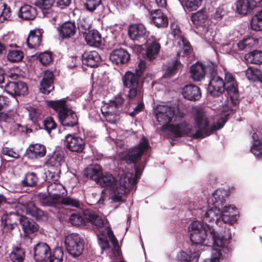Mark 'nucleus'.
Wrapping results in <instances>:
<instances>
[{"label":"nucleus","mask_w":262,"mask_h":262,"mask_svg":"<svg viewBox=\"0 0 262 262\" xmlns=\"http://www.w3.org/2000/svg\"><path fill=\"white\" fill-rule=\"evenodd\" d=\"M188 232L191 246L195 248L209 246L211 238L213 244L210 257L205 259L203 262H221L227 259L231 252L230 244L231 239L230 232L226 235L217 232L214 228L209 225H203L199 221H194L189 225Z\"/></svg>","instance_id":"f257e3e1"},{"label":"nucleus","mask_w":262,"mask_h":262,"mask_svg":"<svg viewBox=\"0 0 262 262\" xmlns=\"http://www.w3.org/2000/svg\"><path fill=\"white\" fill-rule=\"evenodd\" d=\"M195 130L189 124L181 122V137L186 135L193 138H203L212 134L214 131L221 129L227 120L226 116L212 122L208 116L207 111L202 107L195 110L194 117Z\"/></svg>","instance_id":"f03ea898"},{"label":"nucleus","mask_w":262,"mask_h":262,"mask_svg":"<svg viewBox=\"0 0 262 262\" xmlns=\"http://www.w3.org/2000/svg\"><path fill=\"white\" fill-rule=\"evenodd\" d=\"M133 175L130 173L122 174L119 180L112 174H102L98 184L106 187L110 190L111 198L113 202H123V196L129 191V188L134 183Z\"/></svg>","instance_id":"7ed1b4c3"},{"label":"nucleus","mask_w":262,"mask_h":262,"mask_svg":"<svg viewBox=\"0 0 262 262\" xmlns=\"http://www.w3.org/2000/svg\"><path fill=\"white\" fill-rule=\"evenodd\" d=\"M83 217L84 218L78 214H72L70 216L69 220L71 224L76 226L85 225L84 219L98 228H101L107 224V221L104 217L98 215L93 210H84L83 212ZM105 230L108 238L114 247V254L118 256V260H120V262H125L123 260L121 259V257L120 255L118 241L114 235L111 227L106 226Z\"/></svg>","instance_id":"20e7f679"},{"label":"nucleus","mask_w":262,"mask_h":262,"mask_svg":"<svg viewBox=\"0 0 262 262\" xmlns=\"http://www.w3.org/2000/svg\"><path fill=\"white\" fill-rule=\"evenodd\" d=\"M157 121L162 125L164 129L169 123H172L168 126V130L175 137L180 136V116L176 114L174 109L167 105H158L155 111Z\"/></svg>","instance_id":"39448f33"},{"label":"nucleus","mask_w":262,"mask_h":262,"mask_svg":"<svg viewBox=\"0 0 262 262\" xmlns=\"http://www.w3.org/2000/svg\"><path fill=\"white\" fill-rule=\"evenodd\" d=\"M47 191L48 196L43 193H39L37 195L38 201L44 206L57 207L60 200L67 195V190L59 182L49 184Z\"/></svg>","instance_id":"423d86ee"},{"label":"nucleus","mask_w":262,"mask_h":262,"mask_svg":"<svg viewBox=\"0 0 262 262\" xmlns=\"http://www.w3.org/2000/svg\"><path fill=\"white\" fill-rule=\"evenodd\" d=\"M204 204H206V203L200 200L197 202H191L190 209L200 210L201 218L205 223V225H207V223L218 224L220 222L222 221L221 208L213 206L206 210L207 206Z\"/></svg>","instance_id":"0eeeda50"},{"label":"nucleus","mask_w":262,"mask_h":262,"mask_svg":"<svg viewBox=\"0 0 262 262\" xmlns=\"http://www.w3.org/2000/svg\"><path fill=\"white\" fill-rule=\"evenodd\" d=\"M207 70L209 78L207 88L208 93L213 97L221 96L225 90V84L223 78L216 74V66L210 63L207 67Z\"/></svg>","instance_id":"6e6552de"},{"label":"nucleus","mask_w":262,"mask_h":262,"mask_svg":"<svg viewBox=\"0 0 262 262\" xmlns=\"http://www.w3.org/2000/svg\"><path fill=\"white\" fill-rule=\"evenodd\" d=\"M140 77L135 73L126 72L122 78L124 85L129 89L127 97L133 99L136 96L142 98L143 95L142 83L140 82Z\"/></svg>","instance_id":"1a4fd4ad"},{"label":"nucleus","mask_w":262,"mask_h":262,"mask_svg":"<svg viewBox=\"0 0 262 262\" xmlns=\"http://www.w3.org/2000/svg\"><path fill=\"white\" fill-rule=\"evenodd\" d=\"M149 148L148 141L145 138L143 137L137 146L121 153L120 158L127 164L135 163L140 159L142 155L146 153Z\"/></svg>","instance_id":"9d476101"},{"label":"nucleus","mask_w":262,"mask_h":262,"mask_svg":"<svg viewBox=\"0 0 262 262\" xmlns=\"http://www.w3.org/2000/svg\"><path fill=\"white\" fill-rule=\"evenodd\" d=\"M65 246L68 252L74 257L80 256L84 249V240L76 233H72L66 237Z\"/></svg>","instance_id":"9b49d317"},{"label":"nucleus","mask_w":262,"mask_h":262,"mask_svg":"<svg viewBox=\"0 0 262 262\" xmlns=\"http://www.w3.org/2000/svg\"><path fill=\"white\" fill-rule=\"evenodd\" d=\"M225 88L226 90L232 103L236 105L239 102V93L237 83L234 75L228 72H225Z\"/></svg>","instance_id":"f8f14e48"},{"label":"nucleus","mask_w":262,"mask_h":262,"mask_svg":"<svg viewBox=\"0 0 262 262\" xmlns=\"http://www.w3.org/2000/svg\"><path fill=\"white\" fill-rule=\"evenodd\" d=\"M230 191L227 189L218 188L214 190L207 199V203L221 208L226 204Z\"/></svg>","instance_id":"ddd939ff"},{"label":"nucleus","mask_w":262,"mask_h":262,"mask_svg":"<svg viewBox=\"0 0 262 262\" xmlns=\"http://www.w3.org/2000/svg\"><path fill=\"white\" fill-rule=\"evenodd\" d=\"M222 212V221L225 224L233 225L239 218V212L233 205L225 204L223 207Z\"/></svg>","instance_id":"4468645a"},{"label":"nucleus","mask_w":262,"mask_h":262,"mask_svg":"<svg viewBox=\"0 0 262 262\" xmlns=\"http://www.w3.org/2000/svg\"><path fill=\"white\" fill-rule=\"evenodd\" d=\"M18 221L19 216L15 213H11L9 215L2 217V226L4 231L6 232L9 236H13V231L17 229Z\"/></svg>","instance_id":"2eb2a0df"},{"label":"nucleus","mask_w":262,"mask_h":262,"mask_svg":"<svg viewBox=\"0 0 262 262\" xmlns=\"http://www.w3.org/2000/svg\"><path fill=\"white\" fill-rule=\"evenodd\" d=\"M64 145L71 151L81 152L85 147V141L79 137L68 134L66 136Z\"/></svg>","instance_id":"dca6fc26"},{"label":"nucleus","mask_w":262,"mask_h":262,"mask_svg":"<svg viewBox=\"0 0 262 262\" xmlns=\"http://www.w3.org/2000/svg\"><path fill=\"white\" fill-rule=\"evenodd\" d=\"M59 121L63 126L73 127L78 123V117L71 109L61 112L58 116Z\"/></svg>","instance_id":"f3484780"},{"label":"nucleus","mask_w":262,"mask_h":262,"mask_svg":"<svg viewBox=\"0 0 262 262\" xmlns=\"http://www.w3.org/2000/svg\"><path fill=\"white\" fill-rule=\"evenodd\" d=\"M181 95L185 99L190 101H196L202 96L200 88L192 84H186L181 89Z\"/></svg>","instance_id":"a211bd4d"},{"label":"nucleus","mask_w":262,"mask_h":262,"mask_svg":"<svg viewBox=\"0 0 262 262\" xmlns=\"http://www.w3.org/2000/svg\"><path fill=\"white\" fill-rule=\"evenodd\" d=\"M28 91L26 84L22 81H11L5 85V91L12 96L25 95Z\"/></svg>","instance_id":"6ab92c4d"},{"label":"nucleus","mask_w":262,"mask_h":262,"mask_svg":"<svg viewBox=\"0 0 262 262\" xmlns=\"http://www.w3.org/2000/svg\"><path fill=\"white\" fill-rule=\"evenodd\" d=\"M213 63L212 62H207L206 64H203L198 61L192 65L190 68V77L195 81H199L203 79L205 74H208V71L207 70V67L210 64Z\"/></svg>","instance_id":"aec40b11"},{"label":"nucleus","mask_w":262,"mask_h":262,"mask_svg":"<svg viewBox=\"0 0 262 262\" xmlns=\"http://www.w3.org/2000/svg\"><path fill=\"white\" fill-rule=\"evenodd\" d=\"M24 208L23 211L34 217L37 221H45L47 219L46 214L37 207L33 202L20 205Z\"/></svg>","instance_id":"412c9836"},{"label":"nucleus","mask_w":262,"mask_h":262,"mask_svg":"<svg viewBox=\"0 0 262 262\" xmlns=\"http://www.w3.org/2000/svg\"><path fill=\"white\" fill-rule=\"evenodd\" d=\"M55 0H38L36 2V5L42 10L44 16L47 17L50 20L51 19L55 21L57 17L56 12L53 11L52 7Z\"/></svg>","instance_id":"4be33fe9"},{"label":"nucleus","mask_w":262,"mask_h":262,"mask_svg":"<svg viewBox=\"0 0 262 262\" xmlns=\"http://www.w3.org/2000/svg\"><path fill=\"white\" fill-rule=\"evenodd\" d=\"M50 253V248L45 243H39L34 248V257L37 262L45 261L48 258Z\"/></svg>","instance_id":"5701e85b"},{"label":"nucleus","mask_w":262,"mask_h":262,"mask_svg":"<svg viewBox=\"0 0 262 262\" xmlns=\"http://www.w3.org/2000/svg\"><path fill=\"white\" fill-rule=\"evenodd\" d=\"M54 75L52 72L46 71L43 73L42 80L40 83V91L42 94L48 95L54 89L53 85Z\"/></svg>","instance_id":"b1692460"},{"label":"nucleus","mask_w":262,"mask_h":262,"mask_svg":"<svg viewBox=\"0 0 262 262\" xmlns=\"http://www.w3.org/2000/svg\"><path fill=\"white\" fill-rule=\"evenodd\" d=\"M129 58V54L126 50L122 48L113 51L110 56L111 61L116 64L127 63Z\"/></svg>","instance_id":"393cba45"},{"label":"nucleus","mask_w":262,"mask_h":262,"mask_svg":"<svg viewBox=\"0 0 262 262\" xmlns=\"http://www.w3.org/2000/svg\"><path fill=\"white\" fill-rule=\"evenodd\" d=\"M59 36L62 39L72 37L76 32L75 24L72 21H66L57 29Z\"/></svg>","instance_id":"a878e982"},{"label":"nucleus","mask_w":262,"mask_h":262,"mask_svg":"<svg viewBox=\"0 0 262 262\" xmlns=\"http://www.w3.org/2000/svg\"><path fill=\"white\" fill-rule=\"evenodd\" d=\"M46 153V147L40 144L30 145L26 151V155L30 159L43 157Z\"/></svg>","instance_id":"bb28decb"},{"label":"nucleus","mask_w":262,"mask_h":262,"mask_svg":"<svg viewBox=\"0 0 262 262\" xmlns=\"http://www.w3.org/2000/svg\"><path fill=\"white\" fill-rule=\"evenodd\" d=\"M146 33V29L142 24H136L132 25L128 29V35L132 40H139L145 36Z\"/></svg>","instance_id":"cd10ccee"},{"label":"nucleus","mask_w":262,"mask_h":262,"mask_svg":"<svg viewBox=\"0 0 262 262\" xmlns=\"http://www.w3.org/2000/svg\"><path fill=\"white\" fill-rule=\"evenodd\" d=\"M101 57L97 52L95 51L85 52L82 55V62L91 67L97 66Z\"/></svg>","instance_id":"c85d7f7f"},{"label":"nucleus","mask_w":262,"mask_h":262,"mask_svg":"<svg viewBox=\"0 0 262 262\" xmlns=\"http://www.w3.org/2000/svg\"><path fill=\"white\" fill-rule=\"evenodd\" d=\"M36 15L35 8L27 4L22 6L18 12V16L25 20H33Z\"/></svg>","instance_id":"c756f323"},{"label":"nucleus","mask_w":262,"mask_h":262,"mask_svg":"<svg viewBox=\"0 0 262 262\" xmlns=\"http://www.w3.org/2000/svg\"><path fill=\"white\" fill-rule=\"evenodd\" d=\"M152 21L158 28L165 27L168 25V19L159 9H156L151 12Z\"/></svg>","instance_id":"7c9ffc66"},{"label":"nucleus","mask_w":262,"mask_h":262,"mask_svg":"<svg viewBox=\"0 0 262 262\" xmlns=\"http://www.w3.org/2000/svg\"><path fill=\"white\" fill-rule=\"evenodd\" d=\"M41 41V34L40 30H34L30 31L26 43L29 48L36 49L40 46Z\"/></svg>","instance_id":"2f4dec72"},{"label":"nucleus","mask_w":262,"mask_h":262,"mask_svg":"<svg viewBox=\"0 0 262 262\" xmlns=\"http://www.w3.org/2000/svg\"><path fill=\"white\" fill-rule=\"evenodd\" d=\"M102 174L101 168L98 165L90 166L84 170V175L86 177L95 181L97 184H98Z\"/></svg>","instance_id":"473e14b6"},{"label":"nucleus","mask_w":262,"mask_h":262,"mask_svg":"<svg viewBox=\"0 0 262 262\" xmlns=\"http://www.w3.org/2000/svg\"><path fill=\"white\" fill-rule=\"evenodd\" d=\"M258 43L257 39L249 36L243 38L236 46L239 51H247L256 46Z\"/></svg>","instance_id":"72a5a7b5"},{"label":"nucleus","mask_w":262,"mask_h":262,"mask_svg":"<svg viewBox=\"0 0 262 262\" xmlns=\"http://www.w3.org/2000/svg\"><path fill=\"white\" fill-rule=\"evenodd\" d=\"M85 40L90 46H99L101 41L100 33L96 30H90L84 34Z\"/></svg>","instance_id":"f704fd0d"},{"label":"nucleus","mask_w":262,"mask_h":262,"mask_svg":"<svg viewBox=\"0 0 262 262\" xmlns=\"http://www.w3.org/2000/svg\"><path fill=\"white\" fill-rule=\"evenodd\" d=\"M252 144L251 152L257 159L262 158V142L259 140L256 133H254L252 135Z\"/></svg>","instance_id":"c9c22d12"},{"label":"nucleus","mask_w":262,"mask_h":262,"mask_svg":"<svg viewBox=\"0 0 262 262\" xmlns=\"http://www.w3.org/2000/svg\"><path fill=\"white\" fill-rule=\"evenodd\" d=\"M19 221L24 232L27 233H34L38 230V225L25 216H19Z\"/></svg>","instance_id":"e433bc0d"},{"label":"nucleus","mask_w":262,"mask_h":262,"mask_svg":"<svg viewBox=\"0 0 262 262\" xmlns=\"http://www.w3.org/2000/svg\"><path fill=\"white\" fill-rule=\"evenodd\" d=\"M179 62L176 60H173L165 64L163 68V78H169L173 76L177 72Z\"/></svg>","instance_id":"4c0bfd02"},{"label":"nucleus","mask_w":262,"mask_h":262,"mask_svg":"<svg viewBox=\"0 0 262 262\" xmlns=\"http://www.w3.org/2000/svg\"><path fill=\"white\" fill-rule=\"evenodd\" d=\"M236 8L237 12L243 15L250 13L254 8L248 0H238L236 3Z\"/></svg>","instance_id":"58836bf2"},{"label":"nucleus","mask_w":262,"mask_h":262,"mask_svg":"<svg viewBox=\"0 0 262 262\" xmlns=\"http://www.w3.org/2000/svg\"><path fill=\"white\" fill-rule=\"evenodd\" d=\"M245 60L247 62L259 64L262 63V51L254 50L248 53L245 55Z\"/></svg>","instance_id":"ea45409f"},{"label":"nucleus","mask_w":262,"mask_h":262,"mask_svg":"<svg viewBox=\"0 0 262 262\" xmlns=\"http://www.w3.org/2000/svg\"><path fill=\"white\" fill-rule=\"evenodd\" d=\"M160 45L156 41H152L147 44L146 47V54L149 60H152L156 58L160 50Z\"/></svg>","instance_id":"a19ab883"},{"label":"nucleus","mask_w":262,"mask_h":262,"mask_svg":"<svg viewBox=\"0 0 262 262\" xmlns=\"http://www.w3.org/2000/svg\"><path fill=\"white\" fill-rule=\"evenodd\" d=\"M47 105L58 112V116L61 112L68 109L66 105V100L64 99L58 100L47 101Z\"/></svg>","instance_id":"79ce46f5"},{"label":"nucleus","mask_w":262,"mask_h":262,"mask_svg":"<svg viewBox=\"0 0 262 262\" xmlns=\"http://www.w3.org/2000/svg\"><path fill=\"white\" fill-rule=\"evenodd\" d=\"M25 257V252L24 249L18 246L14 247L10 254V259L13 262H23Z\"/></svg>","instance_id":"37998d69"},{"label":"nucleus","mask_w":262,"mask_h":262,"mask_svg":"<svg viewBox=\"0 0 262 262\" xmlns=\"http://www.w3.org/2000/svg\"><path fill=\"white\" fill-rule=\"evenodd\" d=\"M30 120L35 123L41 119L43 114L41 110L36 107L29 106L27 108Z\"/></svg>","instance_id":"c03bdc74"},{"label":"nucleus","mask_w":262,"mask_h":262,"mask_svg":"<svg viewBox=\"0 0 262 262\" xmlns=\"http://www.w3.org/2000/svg\"><path fill=\"white\" fill-rule=\"evenodd\" d=\"M250 25L251 29L254 31L262 30V9L258 11L252 17Z\"/></svg>","instance_id":"a18cd8bd"},{"label":"nucleus","mask_w":262,"mask_h":262,"mask_svg":"<svg viewBox=\"0 0 262 262\" xmlns=\"http://www.w3.org/2000/svg\"><path fill=\"white\" fill-rule=\"evenodd\" d=\"M24 55L22 51L17 49H11L8 51L7 59L11 62H17L22 60Z\"/></svg>","instance_id":"49530a36"},{"label":"nucleus","mask_w":262,"mask_h":262,"mask_svg":"<svg viewBox=\"0 0 262 262\" xmlns=\"http://www.w3.org/2000/svg\"><path fill=\"white\" fill-rule=\"evenodd\" d=\"M38 180V178L35 173L28 172L21 183L24 186L33 187L37 184Z\"/></svg>","instance_id":"de8ad7c7"},{"label":"nucleus","mask_w":262,"mask_h":262,"mask_svg":"<svg viewBox=\"0 0 262 262\" xmlns=\"http://www.w3.org/2000/svg\"><path fill=\"white\" fill-rule=\"evenodd\" d=\"M246 77L253 81H261V72L260 70L249 68L245 71Z\"/></svg>","instance_id":"09e8293b"},{"label":"nucleus","mask_w":262,"mask_h":262,"mask_svg":"<svg viewBox=\"0 0 262 262\" xmlns=\"http://www.w3.org/2000/svg\"><path fill=\"white\" fill-rule=\"evenodd\" d=\"M181 42L183 45V55L182 56H188L189 60L190 61L193 58L192 48L189 41H188L184 37L181 36Z\"/></svg>","instance_id":"8fccbe9b"},{"label":"nucleus","mask_w":262,"mask_h":262,"mask_svg":"<svg viewBox=\"0 0 262 262\" xmlns=\"http://www.w3.org/2000/svg\"><path fill=\"white\" fill-rule=\"evenodd\" d=\"M49 262H63V251L62 248L57 247L53 250L52 254L50 253Z\"/></svg>","instance_id":"3c124183"},{"label":"nucleus","mask_w":262,"mask_h":262,"mask_svg":"<svg viewBox=\"0 0 262 262\" xmlns=\"http://www.w3.org/2000/svg\"><path fill=\"white\" fill-rule=\"evenodd\" d=\"M199 254L198 252L189 251L181 252V261L184 262H198L199 260Z\"/></svg>","instance_id":"603ef678"},{"label":"nucleus","mask_w":262,"mask_h":262,"mask_svg":"<svg viewBox=\"0 0 262 262\" xmlns=\"http://www.w3.org/2000/svg\"><path fill=\"white\" fill-rule=\"evenodd\" d=\"M207 14L205 11L200 10L192 14L191 19L194 25H202L207 18Z\"/></svg>","instance_id":"864d4df0"},{"label":"nucleus","mask_w":262,"mask_h":262,"mask_svg":"<svg viewBox=\"0 0 262 262\" xmlns=\"http://www.w3.org/2000/svg\"><path fill=\"white\" fill-rule=\"evenodd\" d=\"M203 0H186L184 4L181 3L184 9L189 11L196 10L202 4Z\"/></svg>","instance_id":"5fc2aeb1"},{"label":"nucleus","mask_w":262,"mask_h":262,"mask_svg":"<svg viewBox=\"0 0 262 262\" xmlns=\"http://www.w3.org/2000/svg\"><path fill=\"white\" fill-rule=\"evenodd\" d=\"M62 205L78 208L80 207V203L78 200L73 198L63 196L59 202L58 206Z\"/></svg>","instance_id":"6e6d98bb"},{"label":"nucleus","mask_w":262,"mask_h":262,"mask_svg":"<svg viewBox=\"0 0 262 262\" xmlns=\"http://www.w3.org/2000/svg\"><path fill=\"white\" fill-rule=\"evenodd\" d=\"M4 7L3 11L0 12V23L11 19L12 13L10 8L8 7L6 4L4 5Z\"/></svg>","instance_id":"4d7b16f0"},{"label":"nucleus","mask_w":262,"mask_h":262,"mask_svg":"<svg viewBox=\"0 0 262 262\" xmlns=\"http://www.w3.org/2000/svg\"><path fill=\"white\" fill-rule=\"evenodd\" d=\"M50 162L54 164L55 166L61 165L63 162V156L61 152H56L50 159Z\"/></svg>","instance_id":"13d9d810"},{"label":"nucleus","mask_w":262,"mask_h":262,"mask_svg":"<svg viewBox=\"0 0 262 262\" xmlns=\"http://www.w3.org/2000/svg\"><path fill=\"white\" fill-rule=\"evenodd\" d=\"M43 125L45 129L50 134L51 131L56 127V124L53 119L51 117H47L43 121Z\"/></svg>","instance_id":"bf43d9fd"},{"label":"nucleus","mask_w":262,"mask_h":262,"mask_svg":"<svg viewBox=\"0 0 262 262\" xmlns=\"http://www.w3.org/2000/svg\"><path fill=\"white\" fill-rule=\"evenodd\" d=\"M2 152L5 156L14 159H18L19 157L18 152L14 150L13 148L8 147H4L2 149Z\"/></svg>","instance_id":"052dcab7"},{"label":"nucleus","mask_w":262,"mask_h":262,"mask_svg":"<svg viewBox=\"0 0 262 262\" xmlns=\"http://www.w3.org/2000/svg\"><path fill=\"white\" fill-rule=\"evenodd\" d=\"M39 59L40 62L43 65L49 64L52 60V55L48 52L40 53L39 55Z\"/></svg>","instance_id":"680f3d73"},{"label":"nucleus","mask_w":262,"mask_h":262,"mask_svg":"<svg viewBox=\"0 0 262 262\" xmlns=\"http://www.w3.org/2000/svg\"><path fill=\"white\" fill-rule=\"evenodd\" d=\"M78 27L81 33L85 34L88 33L87 31H90L91 25L86 19H82L80 20Z\"/></svg>","instance_id":"e2e57ef3"},{"label":"nucleus","mask_w":262,"mask_h":262,"mask_svg":"<svg viewBox=\"0 0 262 262\" xmlns=\"http://www.w3.org/2000/svg\"><path fill=\"white\" fill-rule=\"evenodd\" d=\"M100 4L101 0H86L85 5L88 10L93 11Z\"/></svg>","instance_id":"0e129e2a"},{"label":"nucleus","mask_w":262,"mask_h":262,"mask_svg":"<svg viewBox=\"0 0 262 262\" xmlns=\"http://www.w3.org/2000/svg\"><path fill=\"white\" fill-rule=\"evenodd\" d=\"M60 176L57 172L49 170L47 173L46 178L49 184L54 182H58Z\"/></svg>","instance_id":"69168bd1"},{"label":"nucleus","mask_w":262,"mask_h":262,"mask_svg":"<svg viewBox=\"0 0 262 262\" xmlns=\"http://www.w3.org/2000/svg\"><path fill=\"white\" fill-rule=\"evenodd\" d=\"M124 101V98L120 95H118L113 101L110 102V105L114 106L116 107H119L123 103Z\"/></svg>","instance_id":"338daca9"},{"label":"nucleus","mask_w":262,"mask_h":262,"mask_svg":"<svg viewBox=\"0 0 262 262\" xmlns=\"http://www.w3.org/2000/svg\"><path fill=\"white\" fill-rule=\"evenodd\" d=\"M146 67V63L144 60H141L139 63L136 69L135 74L139 76L140 77L141 76L144 70Z\"/></svg>","instance_id":"774afa93"}]
</instances>
